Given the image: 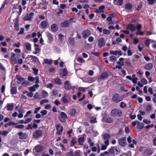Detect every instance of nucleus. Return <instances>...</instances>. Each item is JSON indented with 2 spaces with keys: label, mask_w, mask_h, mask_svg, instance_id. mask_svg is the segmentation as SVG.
Segmentation results:
<instances>
[{
  "label": "nucleus",
  "mask_w": 156,
  "mask_h": 156,
  "mask_svg": "<svg viewBox=\"0 0 156 156\" xmlns=\"http://www.w3.org/2000/svg\"><path fill=\"white\" fill-rule=\"evenodd\" d=\"M12 56L11 59L15 63H17V59L20 57V55L19 54H15L14 52L11 53Z\"/></svg>",
  "instance_id": "1"
},
{
  "label": "nucleus",
  "mask_w": 156,
  "mask_h": 156,
  "mask_svg": "<svg viewBox=\"0 0 156 156\" xmlns=\"http://www.w3.org/2000/svg\"><path fill=\"white\" fill-rule=\"evenodd\" d=\"M111 115L114 116H120L122 115V112L120 110L117 109L112 110L111 112Z\"/></svg>",
  "instance_id": "2"
},
{
  "label": "nucleus",
  "mask_w": 156,
  "mask_h": 156,
  "mask_svg": "<svg viewBox=\"0 0 156 156\" xmlns=\"http://www.w3.org/2000/svg\"><path fill=\"white\" fill-rule=\"evenodd\" d=\"M67 119V115L64 112H62L59 116V119L61 122L64 123L66 121V119Z\"/></svg>",
  "instance_id": "3"
},
{
  "label": "nucleus",
  "mask_w": 156,
  "mask_h": 156,
  "mask_svg": "<svg viewBox=\"0 0 156 156\" xmlns=\"http://www.w3.org/2000/svg\"><path fill=\"white\" fill-rule=\"evenodd\" d=\"M127 140L129 144V147L131 148L134 147L133 144H136V141L134 139H132V138L130 136H129L127 138Z\"/></svg>",
  "instance_id": "4"
},
{
  "label": "nucleus",
  "mask_w": 156,
  "mask_h": 156,
  "mask_svg": "<svg viewBox=\"0 0 156 156\" xmlns=\"http://www.w3.org/2000/svg\"><path fill=\"white\" fill-rule=\"evenodd\" d=\"M112 101L115 103H118L122 100V99L118 94H115L114 95L112 98Z\"/></svg>",
  "instance_id": "5"
},
{
  "label": "nucleus",
  "mask_w": 156,
  "mask_h": 156,
  "mask_svg": "<svg viewBox=\"0 0 156 156\" xmlns=\"http://www.w3.org/2000/svg\"><path fill=\"white\" fill-rule=\"evenodd\" d=\"M33 136L34 137L36 138H38L42 136V132L40 129L36 130L33 133Z\"/></svg>",
  "instance_id": "6"
},
{
  "label": "nucleus",
  "mask_w": 156,
  "mask_h": 156,
  "mask_svg": "<svg viewBox=\"0 0 156 156\" xmlns=\"http://www.w3.org/2000/svg\"><path fill=\"white\" fill-rule=\"evenodd\" d=\"M141 28L142 25L140 24H138L136 26V29L137 30V31L136 32V34L137 35L142 36L144 34V32L141 30Z\"/></svg>",
  "instance_id": "7"
},
{
  "label": "nucleus",
  "mask_w": 156,
  "mask_h": 156,
  "mask_svg": "<svg viewBox=\"0 0 156 156\" xmlns=\"http://www.w3.org/2000/svg\"><path fill=\"white\" fill-rule=\"evenodd\" d=\"M34 15V13L33 12H31L29 14H27L26 16L24 17V20L25 21H30L31 20L33 17Z\"/></svg>",
  "instance_id": "8"
},
{
  "label": "nucleus",
  "mask_w": 156,
  "mask_h": 156,
  "mask_svg": "<svg viewBox=\"0 0 156 156\" xmlns=\"http://www.w3.org/2000/svg\"><path fill=\"white\" fill-rule=\"evenodd\" d=\"M19 136V138L20 139H26L28 137L27 134L26 133H23L20 132L17 133Z\"/></svg>",
  "instance_id": "9"
},
{
  "label": "nucleus",
  "mask_w": 156,
  "mask_h": 156,
  "mask_svg": "<svg viewBox=\"0 0 156 156\" xmlns=\"http://www.w3.org/2000/svg\"><path fill=\"white\" fill-rule=\"evenodd\" d=\"M91 34V33L90 30H86L83 32L82 35L83 38L86 39Z\"/></svg>",
  "instance_id": "10"
},
{
  "label": "nucleus",
  "mask_w": 156,
  "mask_h": 156,
  "mask_svg": "<svg viewBox=\"0 0 156 156\" xmlns=\"http://www.w3.org/2000/svg\"><path fill=\"white\" fill-rule=\"evenodd\" d=\"M119 145L122 147H125L126 144V137H124L119 139Z\"/></svg>",
  "instance_id": "11"
},
{
  "label": "nucleus",
  "mask_w": 156,
  "mask_h": 156,
  "mask_svg": "<svg viewBox=\"0 0 156 156\" xmlns=\"http://www.w3.org/2000/svg\"><path fill=\"white\" fill-rule=\"evenodd\" d=\"M126 28L132 32L134 31L136 29V26L132 24H129L126 26Z\"/></svg>",
  "instance_id": "12"
},
{
  "label": "nucleus",
  "mask_w": 156,
  "mask_h": 156,
  "mask_svg": "<svg viewBox=\"0 0 156 156\" xmlns=\"http://www.w3.org/2000/svg\"><path fill=\"white\" fill-rule=\"evenodd\" d=\"M105 42L104 37H101L98 41V44L99 47L101 48L105 45Z\"/></svg>",
  "instance_id": "13"
},
{
  "label": "nucleus",
  "mask_w": 156,
  "mask_h": 156,
  "mask_svg": "<svg viewBox=\"0 0 156 156\" xmlns=\"http://www.w3.org/2000/svg\"><path fill=\"white\" fill-rule=\"evenodd\" d=\"M56 129L57 130V133L58 135L62 134L63 130V127L60 125H56Z\"/></svg>",
  "instance_id": "14"
},
{
  "label": "nucleus",
  "mask_w": 156,
  "mask_h": 156,
  "mask_svg": "<svg viewBox=\"0 0 156 156\" xmlns=\"http://www.w3.org/2000/svg\"><path fill=\"white\" fill-rule=\"evenodd\" d=\"M147 83V81L145 78H143L140 80V81H139L138 83V85L141 87L143 86V84H146Z\"/></svg>",
  "instance_id": "15"
},
{
  "label": "nucleus",
  "mask_w": 156,
  "mask_h": 156,
  "mask_svg": "<svg viewBox=\"0 0 156 156\" xmlns=\"http://www.w3.org/2000/svg\"><path fill=\"white\" fill-rule=\"evenodd\" d=\"M46 35L48 38V42L51 43L53 41V35L49 32H46Z\"/></svg>",
  "instance_id": "16"
},
{
  "label": "nucleus",
  "mask_w": 156,
  "mask_h": 156,
  "mask_svg": "<svg viewBox=\"0 0 156 156\" xmlns=\"http://www.w3.org/2000/svg\"><path fill=\"white\" fill-rule=\"evenodd\" d=\"M40 25L42 28L44 29L48 28L49 26L48 22L45 21H41V23Z\"/></svg>",
  "instance_id": "17"
},
{
  "label": "nucleus",
  "mask_w": 156,
  "mask_h": 156,
  "mask_svg": "<svg viewBox=\"0 0 156 156\" xmlns=\"http://www.w3.org/2000/svg\"><path fill=\"white\" fill-rule=\"evenodd\" d=\"M35 149V151L37 152H40L43 151V147L41 145H37L35 147L34 149Z\"/></svg>",
  "instance_id": "18"
},
{
  "label": "nucleus",
  "mask_w": 156,
  "mask_h": 156,
  "mask_svg": "<svg viewBox=\"0 0 156 156\" xmlns=\"http://www.w3.org/2000/svg\"><path fill=\"white\" fill-rule=\"evenodd\" d=\"M70 24V22L69 21H64L61 24V25L62 27H68Z\"/></svg>",
  "instance_id": "19"
},
{
  "label": "nucleus",
  "mask_w": 156,
  "mask_h": 156,
  "mask_svg": "<svg viewBox=\"0 0 156 156\" xmlns=\"http://www.w3.org/2000/svg\"><path fill=\"white\" fill-rule=\"evenodd\" d=\"M13 104L12 103L7 104L6 106V108L8 111H12L14 108Z\"/></svg>",
  "instance_id": "20"
},
{
  "label": "nucleus",
  "mask_w": 156,
  "mask_h": 156,
  "mask_svg": "<svg viewBox=\"0 0 156 156\" xmlns=\"http://www.w3.org/2000/svg\"><path fill=\"white\" fill-rule=\"evenodd\" d=\"M65 85L64 87L66 89L69 90L71 89V85L68 81L67 80L65 82Z\"/></svg>",
  "instance_id": "21"
},
{
  "label": "nucleus",
  "mask_w": 156,
  "mask_h": 156,
  "mask_svg": "<svg viewBox=\"0 0 156 156\" xmlns=\"http://www.w3.org/2000/svg\"><path fill=\"white\" fill-rule=\"evenodd\" d=\"M85 141V139L84 137H81L78 138V145H82L83 144V143Z\"/></svg>",
  "instance_id": "22"
},
{
  "label": "nucleus",
  "mask_w": 156,
  "mask_h": 156,
  "mask_svg": "<svg viewBox=\"0 0 156 156\" xmlns=\"http://www.w3.org/2000/svg\"><path fill=\"white\" fill-rule=\"evenodd\" d=\"M51 30L54 32L56 31L58 29V26L56 24H54L51 26Z\"/></svg>",
  "instance_id": "23"
},
{
  "label": "nucleus",
  "mask_w": 156,
  "mask_h": 156,
  "mask_svg": "<svg viewBox=\"0 0 156 156\" xmlns=\"http://www.w3.org/2000/svg\"><path fill=\"white\" fill-rule=\"evenodd\" d=\"M105 8V6L104 5H101L99 7V9L96 10V12L97 13H101L104 12V9Z\"/></svg>",
  "instance_id": "24"
},
{
  "label": "nucleus",
  "mask_w": 156,
  "mask_h": 156,
  "mask_svg": "<svg viewBox=\"0 0 156 156\" xmlns=\"http://www.w3.org/2000/svg\"><path fill=\"white\" fill-rule=\"evenodd\" d=\"M153 65L151 63H149L146 64L145 67L144 69L147 70H150L152 68Z\"/></svg>",
  "instance_id": "25"
},
{
  "label": "nucleus",
  "mask_w": 156,
  "mask_h": 156,
  "mask_svg": "<svg viewBox=\"0 0 156 156\" xmlns=\"http://www.w3.org/2000/svg\"><path fill=\"white\" fill-rule=\"evenodd\" d=\"M123 2V0H114V3L116 5H121Z\"/></svg>",
  "instance_id": "26"
},
{
  "label": "nucleus",
  "mask_w": 156,
  "mask_h": 156,
  "mask_svg": "<svg viewBox=\"0 0 156 156\" xmlns=\"http://www.w3.org/2000/svg\"><path fill=\"white\" fill-rule=\"evenodd\" d=\"M153 42H154V41L151 40L149 39V40H146L145 41L144 44H145V45L147 47L149 48L150 43H152Z\"/></svg>",
  "instance_id": "27"
},
{
  "label": "nucleus",
  "mask_w": 156,
  "mask_h": 156,
  "mask_svg": "<svg viewBox=\"0 0 156 156\" xmlns=\"http://www.w3.org/2000/svg\"><path fill=\"white\" fill-rule=\"evenodd\" d=\"M52 60L45 58L44 60V63L45 64H51L52 63Z\"/></svg>",
  "instance_id": "28"
},
{
  "label": "nucleus",
  "mask_w": 156,
  "mask_h": 156,
  "mask_svg": "<svg viewBox=\"0 0 156 156\" xmlns=\"http://www.w3.org/2000/svg\"><path fill=\"white\" fill-rule=\"evenodd\" d=\"M10 131H0V136L2 135L6 136Z\"/></svg>",
  "instance_id": "29"
},
{
  "label": "nucleus",
  "mask_w": 156,
  "mask_h": 156,
  "mask_svg": "<svg viewBox=\"0 0 156 156\" xmlns=\"http://www.w3.org/2000/svg\"><path fill=\"white\" fill-rule=\"evenodd\" d=\"M25 45L26 49L29 51L31 50V46L30 43L27 42L25 44Z\"/></svg>",
  "instance_id": "30"
},
{
  "label": "nucleus",
  "mask_w": 156,
  "mask_h": 156,
  "mask_svg": "<svg viewBox=\"0 0 156 156\" xmlns=\"http://www.w3.org/2000/svg\"><path fill=\"white\" fill-rule=\"evenodd\" d=\"M42 96L43 98H45L48 96V92L45 90H42Z\"/></svg>",
  "instance_id": "31"
},
{
  "label": "nucleus",
  "mask_w": 156,
  "mask_h": 156,
  "mask_svg": "<svg viewBox=\"0 0 156 156\" xmlns=\"http://www.w3.org/2000/svg\"><path fill=\"white\" fill-rule=\"evenodd\" d=\"M109 152V154H112L115 153V147H112L108 150Z\"/></svg>",
  "instance_id": "32"
},
{
  "label": "nucleus",
  "mask_w": 156,
  "mask_h": 156,
  "mask_svg": "<svg viewBox=\"0 0 156 156\" xmlns=\"http://www.w3.org/2000/svg\"><path fill=\"white\" fill-rule=\"evenodd\" d=\"M76 112V110L75 109H72L70 113V115L71 117H73L75 116Z\"/></svg>",
  "instance_id": "33"
},
{
  "label": "nucleus",
  "mask_w": 156,
  "mask_h": 156,
  "mask_svg": "<svg viewBox=\"0 0 156 156\" xmlns=\"http://www.w3.org/2000/svg\"><path fill=\"white\" fill-rule=\"evenodd\" d=\"M77 142V141L76 139L73 138L71 141V143L70 144V146L71 147L73 146Z\"/></svg>",
  "instance_id": "34"
},
{
  "label": "nucleus",
  "mask_w": 156,
  "mask_h": 156,
  "mask_svg": "<svg viewBox=\"0 0 156 156\" xmlns=\"http://www.w3.org/2000/svg\"><path fill=\"white\" fill-rule=\"evenodd\" d=\"M108 76V74L107 72L104 73L102 74L101 76V79H103L107 77Z\"/></svg>",
  "instance_id": "35"
},
{
  "label": "nucleus",
  "mask_w": 156,
  "mask_h": 156,
  "mask_svg": "<svg viewBox=\"0 0 156 156\" xmlns=\"http://www.w3.org/2000/svg\"><path fill=\"white\" fill-rule=\"evenodd\" d=\"M132 8V5L129 3L127 4L125 6V8L127 10H130Z\"/></svg>",
  "instance_id": "36"
},
{
  "label": "nucleus",
  "mask_w": 156,
  "mask_h": 156,
  "mask_svg": "<svg viewBox=\"0 0 156 156\" xmlns=\"http://www.w3.org/2000/svg\"><path fill=\"white\" fill-rule=\"evenodd\" d=\"M17 92V89L16 88L13 87L11 90V92L12 94H16Z\"/></svg>",
  "instance_id": "37"
},
{
  "label": "nucleus",
  "mask_w": 156,
  "mask_h": 156,
  "mask_svg": "<svg viewBox=\"0 0 156 156\" xmlns=\"http://www.w3.org/2000/svg\"><path fill=\"white\" fill-rule=\"evenodd\" d=\"M110 135L108 133H105L103 135V138L105 140H108V139L110 137Z\"/></svg>",
  "instance_id": "38"
},
{
  "label": "nucleus",
  "mask_w": 156,
  "mask_h": 156,
  "mask_svg": "<svg viewBox=\"0 0 156 156\" xmlns=\"http://www.w3.org/2000/svg\"><path fill=\"white\" fill-rule=\"evenodd\" d=\"M137 124V127L138 129H141L144 127V125L143 123H140L139 122V123Z\"/></svg>",
  "instance_id": "39"
},
{
  "label": "nucleus",
  "mask_w": 156,
  "mask_h": 156,
  "mask_svg": "<svg viewBox=\"0 0 156 156\" xmlns=\"http://www.w3.org/2000/svg\"><path fill=\"white\" fill-rule=\"evenodd\" d=\"M59 146L60 147H61V149L63 151H67V149L66 147H65L64 145L62 143H61L59 144Z\"/></svg>",
  "instance_id": "40"
},
{
  "label": "nucleus",
  "mask_w": 156,
  "mask_h": 156,
  "mask_svg": "<svg viewBox=\"0 0 156 156\" xmlns=\"http://www.w3.org/2000/svg\"><path fill=\"white\" fill-rule=\"evenodd\" d=\"M103 32L104 34L107 35L111 33L110 31L105 29H104L103 30Z\"/></svg>",
  "instance_id": "41"
},
{
  "label": "nucleus",
  "mask_w": 156,
  "mask_h": 156,
  "mask_svg": "<svg viewBox=\"0 0 156 156\" xmlns=\"http://www.w3.org/2000/svg\"><path fill=\"white\" fill-rule=\"evenodd\" d=\"M88 142L89 143L90 146L92 147L94 146V143L92 142L90 138H88Z\"/></svg>",
  "instance_id": "42"
},
{
  "label": "nucleus",
  "mask_w": 156,
  "mask_h": 156,
  "mask_svg": "<svg viewBox=\"0 0 156 156\" xmlns=\"http://www.w3.org/2000/svg\"><path fill=\"white\" fill-rule=\"evenodd\" d=\"M55 83L58 84H61L62 82L60 79L59 78H56L55 79Z\"/></svg>",
  "instance_id": "43"
},
{
  "label": "nucleus",
  "mask_w": 156,
  "mask_h": 156,
  "mask_svg": "<svg viewBox=\"0 0 156 156\" xmlns=\"http://www.w3.org/2000/svg\"><path fill=\"white\" fill-rule=\"evenodd\" d=\"M77 61L79 62L83 63L85 62L84 59L81 57H78L77 58Z\"/></svg>",
  "instance_id": "44"
},
{
  "label": "nucleus",
  "mask_w": 156,
  "mask_h": 156,
  "mask_svg": "<svg viewBox=\"0 0 156 156\" xmlns=\"http://www.w3.org/2000/svg\"><path fill=\"white\" fill-rule=\"evenodd\" d=\"M16 78L17 80L20 82L23 81L24 80V79L19 75H17L16 76Z\"/></svg>",
  "instance_id": "45"
},
{
  "label": "nucleus",
  "mask_w": 156,
  "mask_h": 156,
  "mask_svg": "<svg viewBox=\"0 0 156 156\" xmlns=\"http://www.w3.org/2000/svg\"><path fill=\"white\" fill-rule=\"evenodd\" d=\"M29 81L27 80L23 81L22 83V85L23 86H27L30 84Z\"/></svg>",
  "instance_id": "46"
},
{
  "label": "nucleus",
  "mask_w": 156,
  "mask_h": 156,
  "mask_svg": "<svg viewBox=\"0 0 156 156\" xmlns=\"http://www.w3.org/2000/svg\"><path fill=\"white\" fill-rule=\"evenodd\" d=\"M144 47V46L143 44L142 45L139 44L138 45V49L140 51H141Z\"/></svg>",
  "instance_id": "47"
},
{
  "label": "nucleus",
  "mask_w": 156,
  "mask_h": 156,
  "mask_svg": "<svg viewBox=\"0 0 156 156\" xmlns=\"http://www.w3.org/2000/svg\"><path fill=\"white\" fill-rule=\"evenodd\" d=\"M110 60L111 61L114 62L116 60V58L115 56L112 55L110 57Z\"/></svg>",
  "instance_id": "48"
},
{
  "label": "nucleus",
  "mask_w": 156,
  "mask_h": 156,
  "mask_svg": "<svg viewBox=\"0 0 156 156\" xmlns=\"http://www.w3.org/2000/svg\"><path fill=\"white\" fill-rule=\"evenodd\" d=\"M67 156H73V150H70L69 152L67 153Z\"/></svg>",
  "instance_id": "49"
},
{
  "label": "nucleus",
  "mask_w": 156,
  "mask_h": 156,
  "mask_svg": "<svg viewBox=\"0 0 156 156\" xmlns=\"http://www.w3.org/2000/svg\"><path fill=\"white\" fill-rule=\"evenodd\" d=\"M24 126L23 125H16L15 126V128H16L23 129L24 128Z\"/></svg>",
  "instance_id": "50"
},
{
  "label": "nucleus",
  "mask_w": 156,
  "mask_h": 156,
  "mask_svg": "<svg viewBox=\"0 0 156 156\" xmlns=\"http://www.w3.org/2000/svg\"><path fill=\"white\" fill-rule=\"evenodd\" d=\"M105 122L107 123H110L112 122L113 120L112 118H108L106 119Z\"/></svg>",
  "instance_id": "51"
},
{
  "label": "nucleus",
  "mask_w": 156,
  "mask_h": 156,
  "mask_svg": "<svg viewBox=\"0 0 156 156\" xmlns=\"http://www.w3.org/2000/svg\"><path fill=\"white\" fill-rule=\"evenodd\" d=\"M47 113V111L46 110H42L41 111V115L43 116L45 115Z\"/></svg>",
  "instance_id": "52"
},
{
  "label": "nucleus",
  "mask_w": 156,
  "mask_h": 156,
  "mask_svg": "<svg viewBox=\"0 0 156 156\" xmlns=\"http://www.w3.org/2000/svg\"><path fill=\"white\" fill-rule=\"evenodd\" d=\"M96 122L97 121L96 117L94 116L93 117L90 121V122L92 123H94Z\"/></svg>",
  "instance_id": "53"
},
{
  "label": "nucleus",
  "mask_w": 156,
  "mask_h": 156,
  "mask_svg": "<svg viewBox=\"0 0 156 156\" xmlns=\"http://www.w3.org/2000/svg\"><path fill=\"white\" fill-rule=\"evenodd\" d=\"M34 78L31 76H29L28 77V80L31 82H33L34 80Z\"/></svg>",
  "instance_id": "54"
},
{
  "label": "nucleus",
  "mask_w": 156,
  "mask_h": 156,
  "mask_svg": "<svg viewBox=\"0 0 156 156\" xmlns=\"http://www.w3.org/2000/svg\"><path fill=\"white\" fill-rule=\"evenodd\" d=\"M48 102L49 100L48 99H44V100H42L41 101L40 104L41 105H42L44 103H48Z\"/></svg>",
  "instance_id": "55"
},
{
  "label": "nucleus",
  "mask_w": 156,
  "mask_h": 156,
  "mask_svg": "<svg viewBox=\"0 0 156 156\" xmlns=\"http://www.w3.org/2000/svg\"><path fill=\"white\" fill-rule=\"evenodd\" d=\"M19 113H23L24 112V109L23 108H20L18 110Z\"/></svg>",
  "instance_id": "56"
},
{
  "label": "nucleus",
  "mask_w": 156,
  "mask_h": 156,
  "mask_svg": "<svg viewBox=\"0 0 156 156\" xmlns=\"http://www.w3.org/2000/svg\"><path fill=\"white\" fill-rule=\"evenodd\" d=\"M110 53L111 55H117L118 54V51L112 50L110 51Z\"/></svg>",
  "instance_id": "57"
},
{
  "label": "nucleus",
  "mask_w": 156,
  "mask_h": 156,
  "mask_svg": "<svg viewBox=\"0 0 156 156\" xmlns=\"http://www.w3.org/2000/svg\"><path fill=\"white\" fill-rule=\"evenodd\" d=\"M32 69L34 71V73L36 75H37L38 73V70L34 68H33Z\"/></svg>",
  "instance_id": "58"
},
{
  "label": "nucleus",
  "mask_w": 156,
  "mask_h": 156,
  "mask_svg": "<svg viewBox=\"0 0 156 156\" xmlns=\"http://www.w3.org/2000/svg\"><path fill=\"white\" fill-rule=\"evenodd\" d=\"M31 57H32L33 61L35 62H39L38 58L36 56H32Z\"/></svg>",
  "instance_id": "59"
},
{
  "label": "nucleus",
  "mask_w": 156,
  "mask_h": 156,
  "mask_svg": "<svg viewBox=\"0 0 156 156\" xmlns=\"http://www.w3.org/2000/svg\"><path fill=\"white\" fill-rule=\"evenodd\" d=\"M150 5L153 4L156 1V0H147Z\"/></svg>",
  "instance_id": "60"
},
{
  "label": "nucleus",
  "mask_w": 156,
  "mask_h": 156,
  "mask_svg": "<svg viewBox=\"0 0 156 156\" xmlns=\"http://www.w3.org/2000/svg\"><path fill=\"white\" fill-rule=\"evenodd\" d=\"M34 97L35 98L39 99V93L37 92H36L34 94Z\"/></svg>",
  "instance_id": "61"
},
{
  "label": "nucleus",
  "mask_w": 156,
  "mask_h": 156,
  "mask_svg": "<svg viewBox=\"0 0 156 156\" xmlns=\"http://www.w3.org/2000/svg\"><path fill=\"white\" fill-rule=\"evenodd\" d=\"M102 146L101 147V150L103 151L106 150L107 148V147L103 144H102Z\"/></svg>",
  "instance_id": "62"
},
{
  "label": "nucleus",
  "mask_w": 156,
  "mask_h": 156,
  "mask_svg": "<svg viewBox=\"0 0 156 156\" xmlns=\"http://www.w3.org/2000/svg\"><path fill=\"white\" fill-rule=\"evenodd\" d=\"M126 106V104L123 102H121L120 103V107L122 108H124Z\"/></svg>",
  "instance_id": "63"
},
{
  "label": "nucleus",
  "mask_w": 156,
  "mask_h": 156,
  "mask_svg": "<svg viewBox=\"0 0 156 156\" xmlns=\"http://www.w3.org/2000/svg\"><path fill=\"white\" fill-rule=\"evenodd\" d=\"M153 43L152 45V47L154 49L156 50V42L154 41L152 43Z\"/></svg>",
  "instance_id": "64"
}]
</instances>
